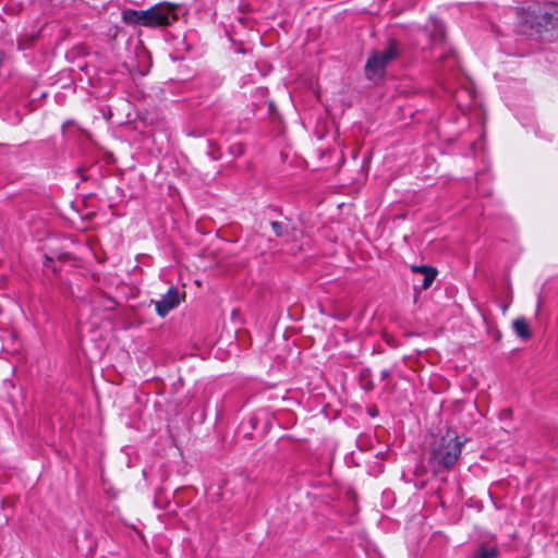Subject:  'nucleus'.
I'll return each instance as SVG.
<instances>
[{
    "label": "nucleus",
    "mask_w": 558,
    "mask_h": 558,
    "mask_svg": "<svg viewBox=\"0 0 558 558\" xmlns=\"http://www.w3.org/2000/svg\"><path fill=\"white\" fill-rule=\"evenodd\" d=\"M155 308L160 317H165L170 311L180 304V293L174 287H171L168 292L159 301H155Z\"/></svg>",
    "instance_id": "obj_6"
},
{
    "label": "nucleus",
    "mask_w": 558,
    "mask_h": 558,
    "mask_svg": "<svg viewBox=\"0 0 558 558\" xmlns=\"http://www.w3.org/2000/svg\"><path fill=\"white\" fill-rule=\"evenodd\" d=\"M173 39H180V43L184 46V49L187 50L189 46L185 45V38L184 37H172Z\"/></svg>",
    "instance_id": "obj_13"
},
{
    "label": "nucleus",
    "mask_w": 558,
    "mask_h": 558,
    "mask_svg": "<svg viewBox=\"0 0 558 558\" xmlns=\"http://www.w3.org/2000/svg\"><path fill=\"white\" fill-rule=\"evenodd\" d=\"M463 441L457 433L447 430L445 435L435 438L432 444L429 465L434 473L449 470L461 454Z\"/></svg>",
    "instance_id": "obj_1"
},
{
    "label": "nucleus",
    "mask_w": 558,
    "mask_h": 558,
    "mask_svg": "<svg viewBox=\"0 0 558 558\" xmlns=\"http://www.w3.org/2000/svg\"><path fill=\"white\" fill-rule=\"evenodd\" d=\"M231 151H232L233 155L240 156V155L243 154V147H242L241 144H236V145L231 147Z\"/></svg>",
    "instance_id": "obj_12"
},
{
    "label": "nucleus",
    "mask_w": 558,
    "mask_h": 558,
    "mask_svg": "<svg viewBox=\"0 0 558 558\" xmlns=\"http://www.w3.org/2000/svg\"><path fill=\"white\" fill-rule=\"evenodd\" d=\"M432 23L433 29L430 31V35H445L446 27L441 21L433 19Z\"/></svg>",
    "instance_id": "obj_10"
},
{
    "label": "nucleus",
    "mask_w": 558,
    "mask_h": 558,
    "mask_svg": "<svg viewBox=\"0 0 558 558\" xmlns=\"http://www.w3.org/2000/svg\"><path fill=\"white\" fill-rule=\"evenodd\" d=\"M512 328L517 336L523 340H527L532 337L530 324L524 317H518L512 323Z\"/></svg>",
    "instance_id": "obj_8"
},
{
    "label": "nucleus",
    "mask_w": 558,
    "mask_h": 558,
    "mask_svg": "<svg viewBox=\"0 0 558 558\" xmlns=\"http://www.w3.org/2000/svg\"><path fill=\"white\" fill-rule=\"evenodd\" d=\"M498 554L497 548H481L472 558H496Z\"/></svg>",
    "instance_id": "obj_9"
},
{
    "label": "nucleus",
    "mask_w": 558,
    "mask_h": 558,
    "mask_svg": "<svg viewBox=\"0 0 558 558\" xmlns=\"http://www.w3.org/2000/svg\"><path fill=\"white\" fill-rule=\"evenodd\" d=\"M180 5L172 2H159L150 7L154 28L171 26L179 20Z\"/></svg>",
    "instance_id": "obj_4"
},
{
    "label": "nucleus",
    "mask_w": 558,
    "mask_h": 558,
    "mask_svg": "<svg viewBox=\"0 0 558 558\" xmlns=\"http://www.w3.org/2000/svg\"><path fill=\"white\" fill-rule=\"evenodd\" d=\"M399 48L395 41L383 50H374L365 64V76L373 82H379L386 72L387 65L398 57Z\"/></svg>",
    "instance_id": "obj_3"
},
{
    "label": "nucleus",
    "mask_w": 558,
    "mask_h": 558,
    "mask_svg": "<svg viewBox=\"0 0 558 558\" xmlns=\"http://www.w3.org/2000/svg\"><path fill=\"white\" fill-rule=\"evenodd\" d=\"M523 29L535 33L558 31V3L532 4L519 13Z\"/></svg>",
    "instance_id": "obj_2"
},
{
    "label": "nucleus",
    "mask_w": 558,
    "mask_h": 558,
    "mask_svg": "<svg viewBox=\"0 0 558 558\" xmlns=\"http://www.w3.org/2000/svg\"><path fill=\"white\" fill-rule=\"evenodd\" d=\"M271 228L277 236H283L287 233V230L283 228L282 223L274 221L271 222Z\"/></svg>",
    "instance_id": "obj_11"
},
{
    "label": "nucleus",
    "mask_w": 558,
    "mask_h": 558,
    "mask_svg": "<svg viewBox=\"0 0 558 558\" xmlns=\"http://www.w3.org/2000/svg\"><path fill=\"white\" fill-rule=\"evenodd\" d=\"M508 307H509V305H508V304L502 305V307H501L502 314H506V313H507Z\"/></svg>",
    "instance_id": "obj_14"
},
{
    "label": "nucleus",
    "mask_w": 558,
    "mask_h": 558,
    "mask_svg": "<svg viewBox=\"0 0 558 558\" xmlns=\"http://www.w3.org/2000/svg\"><path fill=\"white\" fill-rule=\"evenodd\" d=\"M411 270L413 272H420L423 275L422 289H424V290L428 289L432 286V283L434 282L435 278L437 276L436 268L428 267V266L413 265V266H411Z\"/></svg>",
    "instance_id": "obj_7"
},
{
    "label": "nucleus",
    "mask_w": 558,
    "mask_h": 558,
    "mask_svg": "<svg viewBox=\"0 0 558 558\" xmlns=\"http://www.w3.org/2000/svg\"><path fill=\"white\" fill-rule=\"evenodd\" d=\"M122 21L133 27L154 28L150 8L145 10L125 9L121 12Z\"/></svg>",
    "instance_id": "obj_5"
}]
</instances>
